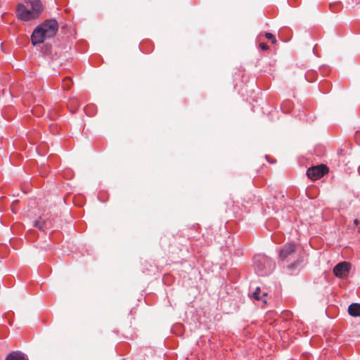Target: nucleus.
<instances>
[{
    "mask_svg": "<svg viewBox=\"0 0 360 360\" xmlns=\"http://www.w3.org/2000/svg\"><path fill=\"white\" fill-rule=\"evenodd\" d=\"M31 9L36 18H39L44 10L43 5L40 0L30 1Z\"/></svg>",
    "mask_w": 360,
    "mask_h": 360,
    "instance_id": "6",
    "label": "nucleus"
},
{
    "mask_svg": "<svg viewBox=\"0 0 360 360\" xmlns=\"http://www.w3.org/2000/svg\"><path fill=\"white\" fill-rule=\"evenodd\" d=\"M34 226L39 229H43L44 228L47 227V224L44 219L40 217L38 220L34 221Z\"/></svg>",
    "mask_w": 360,
    "mask_h": 360,
    "instance_id": "9",
    "label": "nucleus"
},
{
    "mask_svg": "<svg viewBox=\"0 0 360 360\" xmlns=\"http://www.w3.org/2000/svg\"><path fill=\"white\" fill-rule=\"evenodd\" d=\"M265 37L269 40L271 41L272 44L276 43V39H275L274 36L271 33L266 32L265 34Z\"/></svg>",
    "mask_w": 360,
    "mask_h": 360,
    "instance_id": "12",
    "label": "nucleus"
},
{
    "mask_svg": "<svg viewBox=\"0 0 360 360\" xmlns=\"http://www.w3.org/2000/svg\"><path fill=\"white\" fill-rule=\"evenodd\" d=\"M348 313L351 316H360V304L352 303L348 307Z\"/></svg>",
    "mask_w": 360,
    "mask_h": 360,
    "instance_id": "7",
    "label": "nucleus"
},
{
    "mask_svg": "<svg viewBox=\"0 0 360 360\" xmlns=\"http://www.w3.org/2000/svg\"><path fill=\"white\" fill-rule=\"evenodd\" d=\"M259 47L263 51H266L269 49V46L265 43H261Z\"/></svg>",
    "mask_w": 360,
    "mask_h": 360,
    "instance_id": "13",
    "label": "nucleus"
},
{
    "mask_svg": "<svg viewBox=\"0 0 360 360\" xmlns=\"http://www.w3.org/2000/svg\"><path fill=\"white\" fill-rule=\"evenodd\" d=\"M5 360H28L21 352H13L7 355Z\"/></svg>",
    "mask_w": 360,
    "mask_h": 360,
    "instance_id": "8",
    "label": "nucleus"
},
{
    "mask_svg": "<svg viewBox=\"0 0 360 360\" xmlns=\"http://www.w3.org/2000/svg\"><path fill=\"white\" fill-rule=\"evenodd\" d=\"M261 292V290H260V288L259 287H257L255 290L254 291V292L252 293V297L255 299V300H260V297L259 296V293Z\"/></svg>",
    "mask_w": 360,
    "mask_h": 360,
    "instance_id": "11",
    "label": "nucleus"
},
{
    "mask_svg": "<svg viewBox=\"0 0 360 360\" xmlns=\"http://www.w3.org/2000/svg\"><path fill=\"white\" fill-rule=\"evenodd\" d=\"M262 260H263V261H266V259L265 257H262Z\"/></svg>",
    "mask_w": 360,
    "mask_h": 360,
    "instance_id": "17",
    "label": "nucleus"
},
{
    "mask_svg": "<svg viewBox=\"0 0 360 360\" xmlns=\"http://www.w3.org/2000/svg\"><path fill=\"white\" fill-rule=\"evenodd\" d=\"M354 224L355 225H358V224H359V221H358V219H355V220L354 221Z\"/></svg>",
    "mask_w": 360,
    "mask_h": 360,
    "instance_id": "14",
    "label": "nucleus"
},
{
    "mask_svg": "<svg viewBox=\"0 0 360 360\" xmlns=\"http://www.w3.org/2000/svg\"><path fill=\"white\" fill-rule=\"evenodd\" d=\"M264 297L266 296L267 295V293L266 292H264L263 295H262Z\"/></svg>",
    "mask_w": 360,
    "mask_h": 360,
    "instance_id": "16",
    "label": "nucleus"
},
{
    "mask_svg": "<svg viewBox=\"0 0 360 360\" xmlns=\"http://www.w3.org/2000/svg\"><path fill=\"white\" fill-rule=\"evenodd\" d=\"M58 30V22L55 19H49L38 25L31 35L33 45L43 43L46 39L56 35Z\"/></svg>",
    "mask_w": 360,
    "mask_h": 360,
    "instance_id": "1",
    "label": "nucleus"
},
{
    "mask_svg": "<svg viewBox=\"0 0 360 360\" xmlns=\"http://www.w3.org/2000/svg\"><path fill=\"white\" fill-rule=\"evenodd\" d=\"M16 13L18 18L24 21L36 19L34 13H33L32 9L30 10L27 8L22 4L18 6Z\"/></svg>",
    "mask_w": 360,
    "mask_h": 360,
    "instance_id": "3",
    "label": "nucleus"
},
{
    "mask_svg": "<svg viewBox=\"0 0 360 360\" xmlns=\"http://www.w3.org/2000/svg\"><path fill=\"white\" fill-rule=\"evenodd\" d=\"M17 202H18L17 200H16V201L13 202V203H12V209H13V207H14L15 204V203H17Z\"/></svg>",
    "mask_w": 360,
    "mask_h": 360,
    "instance_id": "15",
    "label": "nucleus"
},
{
    "mask_svg": "<svg viewBox=\"0 0 360 360\" xmlns=\"http://www.w3.org/2000/svg\"><path fill=\"white\" fill-rule=\"evenodd\" d=\"M293 265H294L293 264H290V265L289 266V268H292Z\"/></svg>",
    "mask_w": 360,
    "mask_h": 360,
    "instance_id": "18",
    "label": "nucleus"
},
{
    "mask_svg": "<svg viewBox=\"0 0 360 360\" xmlns=\"http://www.w3.org/2000/svg\"><path fill=\"white\" fill-rule=\"evenodd\" d=\"M295 251V245L293 243H288L283 246L280 252V258L285 259L289 255Z\"/></svg>",
    "mask_w": 360,
    "mask_h": 360,
    "instance_id": "5",
    "label": "nucleus"
},
{
    "mask_svg": "<svg viewBox=\"0 0 360 360\" xmlns=\"http://www.w3.org/2000/svg\"><path fill=\"white\" fill-rule=\"evenodd\" d=\"M349 270L350 264L347 262H342L335 266L333 273L336 276L342 278L347 276Z\"/></svg>",
    "mask_w": 360,
    "mask_h": 360,
    "instance_id": "4",
    "label": "nucleus"
},
{
    "mask_svg": "<svg viewBox=\"0 0 360 360\" xmlns=\"http://www.w3.org/2000/svg\"><path fill=\"white\" fill-rule=\"evenodd\" d=\"M328 172V168L324 165H320L309 168L307 171V175L311 180H316Z\"/></svg>",
    "mask_w": 360,
    "mask_h": 360,
    "instance_id": "2",
    "label": "nucleus"
},
{
    "mask_svg": "<svg viewBox=\"0 0 360 360\" xmlns=\"http://www.w3.org/2000/svg\"><path fill=\"white\" fill-rule=\"evenodd\" d=\"M72 82L71 78L70 77H65L63 79L62 82V88L64 90H69L71 88Z\"/></svg>",
    "mask_w": 360,
    "mask_h": 360,
    "instance_id": "10",
    "label": "nucleus"
}]
</instances>
